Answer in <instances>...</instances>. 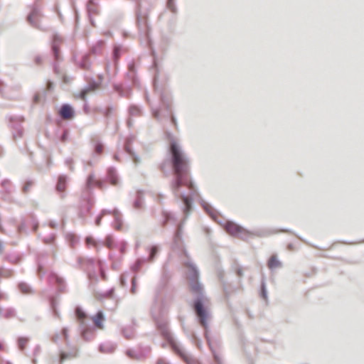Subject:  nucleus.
<instances>
[{"label":"nucleus","instance_id":"obj_1","mask_svg":"<svg viewBox=\"0 0 364 364\" xmlns=\"http://www.w3.org/2000/svg\"><path fill=\"white\" fill-rule=\"evenodd\" d=\"M171 161L175 180L171 183V189L174 194H178L181 186H186L193 191L194 186L190 178L189 161L181 150L179 145L174 141L170 144Z\"/></svg>","mask_w":364,"mask_h":364},{"label":"nucleus","instance_id":"obj_2","mask_svg":"<svg viewBox=\"0 0 364 364\" xmlns=\"http://www.w3.org/2000/svg\"><path fill=\"white\" fill-rule=\"evenodd\" d=\"M224 229L229 235L242 240H246L249 236L252 235L249 230L231 221H228L225 224Z\"/></svg>","mask_w":364,"mask_h":364},{"label":"nucleus","instance_id":"obj_3","mask_svg":"<svg viewBox=\"0 0 364 364\" xmlns=\"http://www.w3.org/2000/svg\"><path fill=\"white\" fill-rule=\"evenodd\" d=\"M59 114L62 119L70 120L74 117L75 112L70 105L65 104L61 106Z\"/></svg>","mask_w":364,"mask_h":364},{"label":"nucleus","instance_id":"obj_4","mask_svg":"<svg viewBox=\"0 0 364 364\" xmlns=\"http://www.w3.org/2000/svg\"><path fill=\"white\" fill-rule=\"evenodd\" d=\"M41 15L37 9H33L28 15L27 20L33 26L39 28L40 18Z\"/></svg>","mask_w":364,"mask_h":364},{"label":"nucleus","instance_id":"obj_5","mask_svg":"<svg viewBox=\"0 0 364 364\" xmlns=\"http://www.w3.org/2000/svg\"><path fill=\"white\" fill-rule=\"evenodd\" d=\"M86 186L87 188L97 187L98 188L102 189L103 183L100 180L97 179L94 174H90L87 179Z\"/></svg>","mask_w":364,"mask_h":364},{"label":"nucleus","instance_id":"obj_6","mask_svg":"<svg viewBox=\"0 0 364 364\" xmlns=\"http://www.w3.org/2000/svg\"><path fill=\"white\" fill-rule=\"evenodd\" d=\"M171 347L173 350L176 354H178L186 363L191 364V363L193 361L192 358H191L188 354H186L182 349H181L175 343H172Z\"/></svg>","mask_w":364,"mask_h":364},{"label":"nucleus","instance_id":"obj_7","mask_svg":"<svg viewBox=\"0 0 364 364\" xmlns=\"http://www.w3.org/2000/svg\"><path fill=\"white\" fill-rule=\"evenodd\" d=\"M198 273L197 270L194 267H191V275L190 276V279L192 281V289L196 291H200V287L198 284Z\"/></svg>","mask_w":364,"mask_h":364},{"label":"nucleus","instance_id":"obj_8","mask_svg":"<svg viewBox=\"0 0 364 364\" xmlns=\"http://www.w3.org/2000/svg\"><path fill=\"white\" fill-rule=\"evenodd\" d=\"M282 266V262L279 261L276 255H272L267 262V267L270 269H275L280 268Z\"/></svg>","mask_w":364,"mask_h":364},{"label":"nucleus","instance_id":"obj_9","mask_svg":"<svg viewBox=\"0 0 364 364\" xmlns=\"http://www.w3.org/2000/svg\"><path fill=\"white\" fill-rule=\"evenodd\" d=\"M67 188V177L65 176H60L56 185V190L58 192L63 193Z\"/></svg>","mask_w":364,"mask_h":364},{"label":"nucleus","instance_id":"obj_10","mask_svg":"<svg viewBox=\"0 0 364 364\" xmlns=\"http://www.w3.org/2000/svg\"><path fill=\"white\" fill-rule=\"evenodd\" d=\"M112 214L113 215L114 218V228L116 230H121L122 228V215L120 212L118 210H114L112 212Z\"/></svg>","mask_w":364,"mask_h":364},{"label":"nucleus","instance_id":"obj_11","mask_svg":"<svg viewBox=\"0 0 364 364\" xmlns=\"http://www.w3.org/2000/svg\"><path fill=\"white\" fill-rule=\"evenodd\" d=\"M195 310L199 318H205V317L207 316L205 311L203 309V304L200 301L196 303Z\"/></svg>","mask_w":364,"mask_h":364},{"label":"nucleus","instance_id":"obj_12","mask_svg":"<svg viewBox=\"0 0 364 364\" xmlns=\"http://www.w3.org/2000/svg\"><path fill=\"white\" fill-rule=\"evenodd\" d=\"M181 198L184 204L183 212L185 213H188L190 211L191 208V200L189 199V198L188 196H181Z\"/></svg>","mask_w":364,"mask_h":364},{"label":"nucleus","instance_id":"obj_13","mask_svg":"<svg viewBox=\"0 0 364 364\" xmlns=\"http://www.w3.org/2000/svg\"><path fill=\"white\" fill-rule=\"evenodd\" d=\"M104 320H100V319H97V320H91L92 321V325H91V332H92L95 329H102L103 328V325H102V321Z\"/></svg>","mask_w":364,"mask_h":364},{"label":"nucleus","instance_id":"obj_14","mask_svg":"<svg viewBox=\"0 0 364 364\" xmlns=\"http://www.w3.org/2000/svg\"><path fill=\"white\" fill-rule=\"evenodd\" d=\"M28 343V338L21 337L18 340V348L20 350H23Z\"/></svg>","mask_w":364,"mask_h":364},{"label":"nucleus","instance_id":"obj_15","mask_svg":"<svg viewBox=\"0 0 364 364\" xmlns=\"http://www.w3.org/2000/svg\"><path fill=\"white\" fill-rule=\"evenodd\" d=\"M18 289L23 294H29L31 292L30 287L26 283L19 284Z\"/></svg>","mask_w":364,"mask_h":364},{"label":"nucleus","instance_id":"obj_16","mask_svg":"<svg viewBox=\"0 0 364 364\" xmlns=\"http://www.w3.org/2000/svg\"><path fill=\"white\" fill-rule=\"evenodd\" d=\"M85 243H86L87 246L91 245L93 247H97V243L95 241V240L91 236H88L85 238Z\"/></svg>","mask_w":364,"mask_h":364},{"label":"nucleus","instance_id":"obj_17","mask_svg":"<svg viewBox=\"0 0 364 364\" xmlns=\"http://www.w3.org/2000/svg\"><path fill=\"white\" fill-rule=\"evenodd\" d=\"M75 314L77 318H85L86 317L85 311L80 307L76 308Z\"/></svg>","mask_w":364,"mask_h":364},{"label":"nucleus","instance_id":"obj_18","mask_svg":"<svg viewBox=\"0 0 364 364\" xmlns=\"http://www.w3.org/2000/svg\"><path fill=\"white\" fill-rule=\"evenodd\" d=\"M161 334L162 336L167 340H171V334H170V332L168 331V328H166V326H164V328H162L161 329Z\"/></svg>","mask_w":364,"mask_h":364},{"label":"nucleus","instance_id":"obj_19","mask_svg":"<svg viewBox=\"0 0 364 364\" xmlns=\"http://www.w3.org/2000/svg\"><path fill=\"white\" fill-rule=\"evenodd\" d=\"M105 245L108 248H112L113 245V239L110 236H107L105 241Z\"/></svg>","mask_w":364,"mask_h":364},{"label":"nucleus","instance_id":"obj_20","mask_svg":"<svg viewBox=\"0 0 364 364\" xmlns=\"http://www.w3.org/2000/svg\"><path fill=\"white\" fill-rule=\"evenodd\" d=\"M92 90L90 88L85 89L82 90L80 93V98L82 100H85L86 98L87 95Z\"/></svg>","mask_w":364,"mask_h":364},{"label":"nucleus","instance_id":"obj_21","mask_svg":"<svg viewBox=\"0 0 364 364\" xmlns=\"http://www.w3.org/2000/svg\"><path fill=\"white\" fill-rule=\"evenodd\" d=\"M103 149H104V146H103V145L102 144H97L95 145V152L97 154H102V151H103Z\"/></svg>","mask_w":364,"mask_h":364},{"label":"nucleus","instance_id":"obj_22","mask_svg":"<svg viewBox=\"0 0 364 364\" xmlns=\"http://www.w3.org/2000/svg\"><path fill=\"white\" fill-rule=\"evenodd\" d=\"M53 50L55 58L58 59L59 58V49L56 47L55 45L53 46Z\"/></svg>","mask_w":364,"mask_h":364},{"label":"nucleus","instance_id":"obj_23","mask_svg":"<svg viewBox=\"0 0 364 364\" xmlns=\"http://www.w3.org/2000/svg\"><path fill=\"white\" fill-rule=\"evenodd\" d=\"M157 252V247H153L151 250V257L153 258Z\"/></svg>","mask_w":364,"mask_h":364},{"label":"nucleus","instance_id":"obj_24","mask_svg":"<svg viewBox=\"0 0 364 364\" xmlns=\"http://www.w3.org/2000/svg\"><path fill=\"white\" fill-rule=\"evenodd\" d=\"M130 112L132 114H135L139 112V110L136 107H132L130 109Z\"/></svg>","mask_w":364,"mask_h":364},{"label":"nucleus","instance_id":"obj_25","mask_svg":"<svg viewBox=\"0 0 364 364\" xmlns=\"http://www.w3.org/2000/svg\"><path fill=\"white\" fill-rule=\"evenodd\" d=\"M32 186V183H26V185L24 186V188H23V191L25 192L28 191L29 188Z\"/></svg>","mask_w":364,"mask_h":364},{"label":"nucleus","instance_id":"obj_26","mask_svg":"<svg viewBox=\"0 0 364 364\" xmlns=\"http://www.w3.org/2000/svg\"><path fill=\"white\" fill-rule=\"evenodd\" d=\"M103 317H104V315H103L102 312H101V311L97 312V314L95 316V318H97V319L103 318Z\"/></svg>","mask_w":364,"mask_h":364},{"label":"nucleus","instance_id":"obj_27","mask_svg":"<svg viewBox=\"0 0 364 364\" xmlns=\"http://www.w3.org/2000/svg\"><path fill=\"white\" fill-rule=\"evenodd\" d=\"M111 183L113 185H116L117 183V178L115 176L111 177Z\"/></svg>","mask_w":364,"mask_h":364},{"label":"nucleus","instance_id":"obj_28","mask_svg":"<svg viewBox=\"0 0 364 364\" xmlns=\"http://www.w3.org/2000/svg\"><path fill=\"white\" fill-rule=\"evenodd\" d=\"M6 316H9V317L14 316H15L14 311H9Z\"/></svg>","mask_w":364,"mask_h":364},{"label":"nucleus","instance_id":"obj_29","mask_svg":"<svg viewBox=\"0 0 364 364\" xmlns=\"http://www.w3.org/2000/svg\"><path fill=\"white\" fill-rule=\"evenodd\" d=\"M176 237H178V239H180V237H181V228H179L178 229L176 235Z\"/></svg>","mask_w":364,"mask_h":364},{"label":"nucleus","instance_id":"obj_30","mask_svg":"<svg viewBox=\"0 0 364 364\" xmlns=\"http://www.w3.org/2000/svg\"><path fill=\"white\" fill-rule=\"evenodd\" d=\"M237 274L239 276V277H241L242 275V270L241 269H237Z\"/></svg>","mask_w":364,"mask_h":364},{"label":"nucleus","instance_id":"obj_31","mask_svg":"<svg viewBox=\"0 0 364 364\" xmlns=\"http://www.w3.org/2000/svg\"><path fill=\"white\" fill-rule=\"evenodd\" d=\"M214 358H215V362H216L218 364H220V358H219L217 355H215V356H214Z\"/></svg>","mask_w":364,"mask_h":364},{"label":"nucleus","instance_id":"obj_32","mask_svg":"<svg viewBox=\"0 0 364 364\" xmlns=\"http://www.w3.org/2000/svg\"><path fill=\"white\" fill-rule=\"evenodd\" d=\"M100 221H101V217H99L97 220H96V224L97 225H100Z\"/></svg>","mask_w":364,"mask_h":364},{"label":"nucleus","instance_id":"obj_33","mask_svg":"<svg viewBox=\"0 0 364 364\" xmlns=\"http://www.w3.org/2000/svg\"><path fill=\"white\" fill-rule=\"evenodd\" d=\"M4 349L3 345L0 343V350Z\"/></svg>","mask_w":364,"mask_h":364},{"label":"nucleus","instance_id":"obj_34","mask_svg":"<svg viewBox=\"0 0 364 364\" xmlns=\"http://www.w3.org/2000/svg\"><path fill=\"white\" fill-rule=\"evenodd\" d=\"M127 336V338H132V334H130V335H129V336Z\"/></svg>","mask_w":364,"mask_h":364},{"label":"nucleus","instance_id":"obj_35","mask_svg":"<svg viewBox=\"0 0 364 364\" xmlns=\"http://www.w3.org/2000/svg\"><path fill=\"white\" fill-rule=\"evenodd\" d=\"M91 6H92V5H91V4H90V6H89V11H92Z\"/></svg>","mask_w":364,"mask_h":364},{"label":"nucleus","instance_id":"obj_36","mask_svg":"<svg viewBox=\"0 0 364 364\" xmlns=\"http://www.w3.org/2000/svg\"><path fill=\"white\" fill-rule=\"evenodd\" d=\"M3 297H4V295L1 293H0V299H1Z\"/></svg>","mask_w":364,"mask_h":364},{"label":"nucleus","instance_id":"obj_37","mask_svg":"<svg viewBox=\"0 0 364 364\" xmlns=\"http://www.w3.org/2000/svg\"><path fill=\"white\" fill-rule=\"evenodd\" d=\"M200 323L203 325V323H204V321H205V320L201 319V320H200Z\"/></svg>","mask_w":364,"mask_h":364},{"label":"nucleus","instance_id":"obj_38","mask_svg":"<svg viewBox=\"0 0 364 364\" xmlns=\"http://www.w3.org/2000/svg\"><path fill=\"white\" fill-rule=\"evenodd\" d=\"M158 364H165V363L162 361H159V362H158Z\"/></svg>","mask_w":364,"mask_h":364},{"label":"nucleus","instance_id":"obj_39","mask_svg":"<svg viewBox=\"0 0 364 364\" xmlns=\"http://www.w3.org/2000/svg\"><path fill=\"white\" fill-rule=\"evenodd\" d=\"M82 335H83V336H85V335H86V331H83V332H82Z\"/></svg>","mask_w":364,"mask_h":364},{"label":"nucleus","instance_id":"obj_40","mask_svg":"<svg viewBox=\"0 0 364 364\" xmlns=\"http://www.w3.org/2000/svg\"><path fill=\"white\" fill-rule=\"evenodd\" d=\"M172 122H173V124H175V119H174L173 117H172Z\"/></svg>","mask_w":364,"mask_h":364}]
</instances>
